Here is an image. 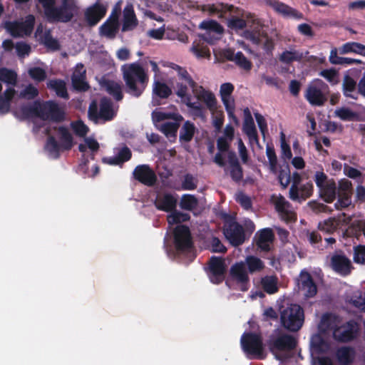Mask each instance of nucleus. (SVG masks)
Here are the masks:
<instances>
[{"label": "nucleus", "mask_w": 365, "mask_h": 365, "mask_svg": "<svg viewBox=\"0 0 365 365\" xmlns=\"http://www.w3.org/2000/svg\"><path fill=\"white\" fill-rule=\"evenodd\" d=\"M330 267L334 272L343 276L349 274L353 269L351 260L341 251L332 255Z\"/></svg>", "instance_id": "f3484780"}, {"label": "nucleus", "mask_w": 365, "mask_h": 365, "mask_svg": "<svg viewBox=\"0 0 365 365\" xmlns=\"http://www.w3.org/2000/svg\"><path fill=\"white\" fill-rule=\"evenodd\" d=\"M42 43L48 48L51 51H58L60 49V44L57 39L54 38L51 31H46L41 37Z\"/></svg>", "instance_id": "8fccbe9b"}, {"label": "nucleus", "mask_w": 365, "mask_h": 365, "mask_svg": "<svg viewBox=\"0 0 365 365\" xmlns=\"http://www.w3.org/2000/svg\"><path fill=\"white\" fill-rule=\"evenodd\" d=\"M346 302L360 311L365 312V293L357 291Z\"/></svg>", "instance_id": "37998d69"}, {"label": "nucleus", "mask_w": 365, "mask_h": 365, "mask_svg": "<svg viewBox=\"0 0 365 365\" xmlns=\"http://www.w3.org/2000/svg\"><path fill=\"white\" fill-rule=\"evenodd\" d=\"M47 87L53 90L58 97L68 99L69 96L67 91L66 83L63 80H51L47 83Z\"/></svg>", "instance_id": "4c0bfd02"}, {"label": "nucleus", "mask_w": 365, "mask_h": 365, "mask_svg": "<svg viewBox=\"0 0 365 365\" xmlns=\"http://www.w3.org/2000/svg\"><path fill=\"white\" fill-rule=\"evenodd\" d=\"M319 74L332 85H336L339 83V73L334 68L322 70Z\"/></svg>", "instance_id": "680f3d73"}, {"label": "nucleus", "mask_w": 365, "mask_h": 365, "mask_svg": "<svg viewBox=\"0 0 365 365\" xmlns=\"http://www.w3.org/2000/svg\"><path fill=\"white\" fill-rule=\"evenodd\" d=\"M230 277L239 286L242 292H247L250 288V278L244 263L234 264L230 270Z\"/></svg>", "instance_id": "dca6fc26"}, {"label": "nucleus", "mask_w": 365, "mask_h": 365, "mask_svg": "<svg viewBox=\"0 0 365 365\" xmlns=\"http://www.w3.org/2000/svg\"><path fill=\"white\" fill-rule=\"evenodd\" d=\"M152 117L153 121L155 122H161L167 119L183 120V117L178 113H165L155 110L152 113Z\"/></svg>", "instance_id": "09e8293b"}, {"label": "nucleus", "mask_w": 365, "mask_h": 365, "mask_svg": "<svg viewBox=\"0 0 365 365\" xmlns=\"http://www.w3.org/2000/svg\"><path fill=\"white\" fill-rule=\"evenodd\" d=\"M234 62L237 66L245 71H250L252 69V62L247 59L242 51L236 53Z\"/></svg>", "instance_id": "5fc2aeb1"}, {"label": "nucleus", "mask_w": 365, "mask_h": 365, "mask_svg": "<svg viewBox=\"0 0 365 365\" xmlns=\"http://www.w3.org/2000/svg\"><path fill=\"white\" fill-rule=\"evenodd\" d=\"M106 91L116 101L123 100L124 96L120 83L113 80H105L102 83Z\"/></svg>", "instance_id": "c85d7f7f"}, {"label": "nucleus", "mask_w": 365, "mask_h": 365, "mask_svg": "<svg viewBox=\"0 0 365 365\" xmlns=\"http://www.w3.org/2000/svg\"><path fill=\"white\" fill-rule=\"evenodd\" d=\"M245 120L243 123V132L248 137L251 143H259L257 131L255 125L254 120L248 108L244 110Z\"/></svg>", "instance_id": "393cba45"}, {"label": "nucleus", "mask_w": 365, "mask_h": 365, "mask_svg": "<svg viewBox=\"0 0 365 365\" xmlns=\"http://www.w3.org/2000/svg\"><path fill=\"white\" fill-rule=\"evenodd\" d=\"M359 332V324L351 319L341 326H336L333 329V338L339 342L346 343L354 340Z\"/></svg>", "instance_id": "9d476101"}, {"label": "nucleus", "mask_w": 365, "mask_h": 365, "mask_svg": "<svg viewBox=\"0 0 365 365\" xmlns=\"http://www.w3.org/2000/svg\"><path fill=\"white\" fill-rule=\"evenodd\" d=\"M195 130L196 128L193 123L190 120L185 121L180 130V141L183 143L190 142L194 137Z\"/></svg>", "instance_id": "c9c22d12"}, {"label": "nucleus", "mask_w": 365, "mask_h": 365, "mask_svg": "<svg viewBox=\"0 0 365 365\" xmlns=\"http://www.w3.org/2000/svg\"><path fill=\"white\" fill-rule=\"evenodd\" d=\"M223 234L234 247L242 245L245 240L244 228L236 221L225 223L223 227Z\"/></svg>", "instance_id": "ddd939ff"}, {"label": "nucleus", "mask_w": 365, "mask_h": 365, "mask_svg": "<svg viewBox=\"0 0 365 365\" xmlns=\"http://www.w3.org/2000/svg\"><path fill=\"white\" fill-rule=\"evenodd\" d=\"M123 26L122 31H133L138 25V20L136 17L134 8L132 4L128 3L123 11Z\"/></svg>", "instance_id": "4be33fe9"}, {"label": "nucleus", "mask_w": 365, "mask_h": 365, "mask_svg": "<svg viewBox=\"0 0 365 365\" xmlns=\"http://www.w3.org/2000/svg\"><path fill=\"white\" fill-rule=\"evenodd\" d=\"M343 93L347 98L353 99L357 98V92L356 91V83L353 78L349 75H346L343 80Z\"/></svg>", "instance_id": "e433bc0d"}, {"label": "nucleus", "mask_w": 365, "mask_h": 365, "mask_svg": "<svg viewBox=\"0 0 365 365\" xmlns=\"http://www.w3.org/2000/svg\"><path fill=\"white\" fill-rule=\"evenodd\" d=\"M119 26V21L107 19L99 28L100 34L109 39H113L118 32Z\"/></svg>", "instance_id": "2f4dec72"}, {"label": "nucleus", "mask_w": 365, "mask_h": 365, "mask_svg": "<svg viewBox=\"0 0 365 365\" xmlns=\"http://www.w3.org/2000/svg\"><path fill=\"white\" fill-rule=\"evenodd\" d=\"M197 187V180L192 174L187 173L184 175L182 181V189L183 190H194Z\"/></svg>", "instance_id": "13d9d810"}, {"label": "nucleus", "mask_w": 365, "mask_h": 365, "mask_svg": "<svg viewBox=\"0 0 365 365\" xmlns=\"http://www.w3.org/2000/svg\"><path fill=\"white\" fill-rule=\"evenodd\" d=\"M245 263L250 273L260 272L264 268V264L259 257L249 255L245 259Z\"/></svg>", "instance_id": "a19ab883"}, {"label": "nucleus", "mask_w": 365, "mask_h": 365, "mask_svg": "<svg viewBox=\"0 0 365 365\" xmlns=\"http://www.w3.org/2000/svg\"><path fill=\"white\" fill-rule=\"evenodd\" d=\"M353 252L354 262L356 264H365V245L354 246Z\"/></svg>", "instance_id": "4d7b16f0"}, {"label": "nucleus", "mask_w": 365, "mask_h": 365, "mask_svg": "<svg viewBox=\"0 0 365 365\" xmlns=\"http://www.w3.org/2000/svg\"><path fill=\"white\" fill-rule=\"evenodd\" d=\"M299 289L304 292L306 298L314 297L317 293V287L312 275L307 271H302L299 274Z\"/></svg>", "instance_id": "412c9836"}, {"label": "nucleus", "mask_w": 365, "mask_h": 365, "mask_svg": "<svg viewBox=\"0 0 365 365\" xmlns=\"http://www.w3.org/2000/svg\"><path fill=\"white\" fill-rule=\"evenodd\" d=\"M200 28L208 31H212L219 34L223 32L222 26L215 20L203 21L200 24Z\"/></svg>", "instance_id": "052dcab7"}, {"label": "nucleus", "mask_w": 365, "mask_h": 365, "mask_svg": "<svg viewBox=\"0 0 365 365\" xmlns=\"http://www.w3.org/2000/svg\"><path fill=\"white\" fill-rule=\"evenodd\" d=\"M276 211L281 219L287 222H294L297 214L292 210V205L282 195L277 197L273 202Z\"/></svg>", "instance_id": "6ab92c4d"}, {"label": "nucleus", "mask_w": 365, "mask_h": 365, "mask_svg": "<svg viewBox=\"0 0 365 365\" xmlns=\"http://www.w3.org/2000/svg\"><path fill=\"white\" fill-rule=\"evenodd\" d=\"M235 200L246 210H249L252 207V202L250 197L243 192H239L236 194Z\"/></svg>", "instance_id": "69168bd1"}, {"label": "nucleus", "mask_w": 365, "mask_h": 365, "mask_svg": "<svg viewBox=\"0 0 365 365\" xmlns=\"http://www.w3.org/2000/svg\"><path fill=\"white\" fill-rule=\"evenodd\" d=\"M198 200L197 197L190 194H185L182 196L180 206L182 210L192 211L197 207Z\"/></svg>", "instance_id": "c03bdc74"}, {"label": "nucleus", "mask_w": 365, "mask_h": 365, "mask_svg": "<svg viewBox=\"0 0 365 365\" xmlns=\"http://www.w3.org/2000/svg\"><path fill=\"white\" fill-rule=\"evenodd\" d=\"M335 115L344 121L352 120L357 116L356 113L348 108H340L335 110Z\"/></svg>", "instance_id": "bf43d9fd"}, {"label": "nucleus", "mask_w": 365, "mask_h": 365, "mask_svg": "<svg viewBox=\"0 0 365 365\" xmlns=\"http://www.w3.org/2000/svg\"><path fill=\"white\" fill-rule=\"evenodd\" d=\"M305 56L299 51H285L279 56V61L284 63L289 64L293 61H300Z\"/></svg>", "instance_id": "79ce46f5"}, {"label": "nucleus", "mask_w": 365, "mask_h": 365, "mask_svg": "<svg viewBox=\"0 0 365 365\" xmlns=\"http://www.w3.org/2000/svg\"><path fill=\"white\" fill-rule=\"evenodd\" d=\"M71 125L75 134L79 137H85L89 130L88 126L81 120L72 122Z\"/></svg>", "instance_id": "e2e57ef3"}, {"label": "nucleus", "mask_w": 365, "mask_h": 365, "mask_svg": "<svg viewBox=\"0 0 365 365\" xmlns=\"http://www.w3.org/2000/svg\"><path fill=\"white\" fill-rule=\"evenodd\" d=\"M226 264L221 257L212 256L208 262V276L212 283L219 284L225 277Z\"/></svg>", "instance_id": "f8f14e48"}, {"label": "nucleus", "mask_w": 365, "mask_h": 365, "mask_svg": "<svg viewBox=\"0 0 365 365\" xmlns=\"http://www.w3.org/2000/svg\"><path fill=\"white\" fill-rule=\"evenodd\" d=\"M307 240L314 247L323 250L322 237L317 231L308 232Z\"/></svg>", "instance_id": "338daca9"}, {"label": "nucleus", "mask_w": 365, "mask_h": 365, "mask_svg": "<svg viewBox=\"0 0 365 365\" xmlns=\"http://www.w3.org/2000/svg\"><path fill=\"white\" fill-rule=\"evenodd\" d=\"M352 194L353 187L351 182L347 179L339 180L336 191L337 201L334 203V207L339 210L349 207L352 203Z\"/></svg>", "instance_id": "9b49d317"}, {"label": "nucleus", "mask_w": 365, "mask_h": 365, "mask_svg": "<svg viewBox=\"0 0 365 365\" xmlns=\"http://www.w3.org/2000/svg\"><path fill=\"white\" fill-rule=\"evenodd\" d=\"M84 75L83 74H77L76 72H74L72 76V84L73 88L76 90L80 91H86L88 88V85L83 80Z\"/></svg>", "instance_id": "6e6d98bb"}, {"label": "nucleus", "mask_w": 365, "mask_h": 365, "mask_svg": "<svg viewBox=\"0 0 365 365\" xmlns=\"http://www.w3.org/2000/svg\"><path fill=\"white\" fill-rule=\"evenodd\" d=\"M0 81L8 85L16 86L17 83L16 73L7 68H0Z\"/></svg>", "instance_id": "a18cd8bd"}, {"label": "nucleus", "mask_w": 365, "mask_h": 365, "mask_svg": "<svg viewBox=\"0 0 365 365\" xmlns=\"http://www.w3.org/2000/svg\"><path fill=\"white\" fill-rule=\"evenodd\" d=\"M133 175L135 180L149 187L153 186L158 180L155 173L147 164L137 165L133 172Z\"/></svg>", "instance_id": "a211bd4d"}, {"label": "nucleus", "mask_w": 365, "mask_h": 365, "mask_svg": "<svg viewBox=\"0 0 365 365\" xmlns=\"http://www.w3.org/2000/svg\"><path fill=\"white\" fill-rule=\"evenodd\" d=\"M78 11L76 0H61V4L58 6L54 5L46 16V19L50 23H68Z\"/></svg>", "instance_id": "39448f33"}, {"label": "nucleus", "mask_w": 365, "mask_h": 365, "mask_svg": "<svg viewBox=\"0 0 365 365\" xmlns=\"http://www.w3.org/2000/svg\"><path fill=\"white\" fill-rule=\"evenodd\" d=\"M21 113L25 118L38 117L43 120H51L60 123L65 119V111L53 101L40 102L35 101L33 104L21 107Z\"/></svg>", "instance_id": "f03ea898"}, {"label": "nucleus", "mask_w": 365, "mask_h": 365, "mask_svg": "<svg viewBox=\"0 0 365 365\" xmlns=\"http://www.w3.org/2000/svg\"><path fill=\"white\" fill-rule=\"evenodd\" d=\"M339 53L340 55L353 53L365 56V45L355 41H349L339 47Z\"/></svg>", "instance_id": "473e14b6"}, {"label": "nucleus", "mask_w": 365, "mask_h": 365, "mask_svg": "<svg viewBox=\"0 0 365 365\" xmlns=\"http://www.w3.org/2000/svg\"><path fill=\"white\" fill-rule=\"evenodd\" d=\"M313 192L314 185L311 181L299 185V198L293 200L299 202L304 201L312 195Z\"/></svg>", "instance_id": "de8ad7c7"}, {"label": "nucleus", "mask_w": 365, "mask_h": 365, "mask_svg": "<svg viewBox=\"0 0 365 365\" xmlns=\"http://www.w3.org/2000/svg\"><path fill=\"white\" fill-rule=\"evenodd\" d=\"M16 54L20 58H24L25 56H29L31 51V48L29 44L24 41H19L15 45Z\"/></svg>", "instance_id": "774afa93"}, {"label": "nucleus", "mask_w": 365, "mask_h": 365, "mask_svg": "<svg viewBox=\"0 0 365 365\" xmlns=\"http://www.w3.org/2000/svg\"><path fill=\"white\" fill-rule=\"evenodd\" d=\"M355 351L351 346H341L336 351V358L340 365H350L355 359Z\"/></svg>", "instance_id": "c756f323"}, {"label": "nucleus", "mask_w": 365, "mask_h": 365, "mask_svg": "<svg viewBox=\"0 0 365 365\" xmlns=\"http://www.w3.org/2000/svg\"><path fill=\"white\" fill-rule=\"evenodd\" d=\"M172 94V89L165 83L162 82L159 80H154L153 83V102L154 105H159L158 100L167 99Z\"/></svg>", "instance_id": "a878e982"}, {"label": "nucleus", "mask_w": 365, "mask_h": 365, "mask_svg": "<svg viewBox=\"0 0 365 365\" xmlns=\"http://www.w3.org/2000/svg\"><path fill=\"white\" fill-rule=\"evenodd\" d=\"M291 179L292 184L289 189V198L296 200L299 198V185L302 181V177L299 173L294 172L292 173Z\"/></svg>", "instance_id": "603ef678"}, {"label": "nucleus", "mask_w": 365, "mask_h": 365, "mask_svg": "<svg viewBox=\"0 0 365 365\" xmlns=\"http://www.w3.org/2000/svg\"><path fill=\"white\" fill-rule=\"evenodd\" d=\"M38 93V90L32 84H29L20 92L19 98L32 100L37 97Z\"/></svg>", "instance_id": "0e129e2a"}, {"label": "nucleus", "mask_w": 365, "mask_h": 365, "mask_svg": "<svg viewBox=\"0 0 365 365\" xmlns=\"http://www.w3.org/2000/svg\"><path fill=\"white\" fill-rule=\"evenodd\" d=\"M243 351L249 359H264V345L260 334L255 332H245L240 339Z\"/></svg>", "instance_id": "20e7f679"}, {"label": "nucleus", "mask_w": 365, "mask_h": 365, "mask_svg": "<svg viewBox=\"0 0 365 365\" xmlns=\"http://www.w3.org/2000/svg\"><path fill=\"white\" fill-rule=\"evenodd\" d=\"M120 71L125 93L135 98L140 97L149 83L147 71L138 62L125 63Z\"/></svg>", "instance_id": "f257e3e1"}, {"label": "nucleus", "mask_w": 365, "mask_h": 365, "mask_svg": "<svg viewBox=\"0 0 365 365\" xmlns=\"http://www.w3.org/2000/svg\"><path fill=\"white\" fill-rule=\"evenodd\" d=\"M193 93L199 101H203L207 108L213 112L217 108V99L215 95L210 91L205 90L202 86H196L192 89Z\"/></svg>", "instance_id": "b1692460"}, {"label": "nucleus", "mask_w": 365, "mask_h": 365, "mask_svg": "<svg viewBox=\"0 0 365 365\" xmlns=\"http://www.w3.org/2000/svg\"><path fill=\"white\" fill-rule=\"evenodd\" d=\"M174 246L178 253L189 252L193 248V242L189 227L178 225L173 231Z\"/></svg>", "instance_id": "1a4fd4ad"}, {"label": "nucleus", "mask_w": 365, "mask_h": 365, "mask_svg": "<svg viewBox=\"0 0 365 365\" xmlns=\"http://www.w3.org/2000/svg\"><path fill=\"white\" fill-rule=\"evenodd\" d=\"M100 119L104 121L111 120L115 115L113 109V103L111 100L107 97H103L100 100Z\"/></svg>", "instance_id": "72a5a7b5"}, {"label": "nucleus", "mask_w": 365, "mask_h": 365, "mask_svg": "<svg viewBox=\"0 0 365 365\" xmlns=\"http://www.w3.org/2000/svg\"><path fill=\"white\" fill-rule=\"evenodd\" d=\"M227 26L232 30L238 31L242 30L247 26V22L245 19L231 16L227 19Z\"/></svg>", "instance_id": "864d4df0"}, {"label": "nucleus", "mask_w": 365, "mask_h": 365, "mask_svg": "<svg viewBox=\"0 0 365 365\" xmlns=\"http://www.w3.org/2000/svg\"><path fill=\"white\" fill-rule=\"evenodd\" d=\"M174 122H165L160 125L158 129L166 137H176L178 130L182 120H173Z\"/></svg>", "instance_id": "ea45409f"}, {"label": "nucleus", "mask_w": 365, "mask_h": 365, "mask_svg": "<svg viewBox=\"0 0 365 365\" xmlns=\"http://www.w3.org/2000/svg\"><path fill=\"white\" fill-rule=\"evenodd\" d=\"M191 51L198 58L210 57V49L206 45H204V43H200V42L195 41L192 43Z\"/></svg>", "instance_id": "3c124183"}, {"label": "nucleus", "mask_w": 365, "mask_h": 365, "mask_svg": "<svg viewBox=\"0 0 365 365\" xmlns=\"http://www.w3.org/2000/svg\"><path fill=\"white\" fill-rule=\"evenodd\" d=\"M328 85L321 79H315L307 88L305 98L312 106H322L327 101Z\"/></svg>", "instance_id": "6e6552de"}, {"label": "nucleus", "mask_w": 365, "mask_h": 365, "mask_svg": "<svg viewBox=\"0 0 365 365\" xmlns=\"http://www.w3.org/2000/svg\"><path fill=\"white\" fill-rule=\"evenodd\" d=\"M35 17L29 14L23 21H14L9 24L8 30L13 37H20L23 35H30L34 28Z\"/></svg>", "instance_id": "2eb2a0df"}, {"label": "nucleus", "mask_w": 365, "mask_h": 365, "mask_svg": "<svg viewBox=\"0 0 365 365\" xmlns=\"http://www.w3.org/2000/svg\"><path fill=\"white\" fill-rule=\"evenodd\" d=\"M272 6L277 12L284 16H293L297 18H301L302 16V14L296 9L279 1H274L272 4Z\"/></svg>", "instance_id": "58836bf2"}, {"label": "nucleus", "mask_w": 365, "mask_h": 365, "mask_svg": "<svg viewBox=\"0 0 365 365\" xmlns=\"http://www.w3.org/2000/svg\"><path fill=\"white\" fill-rule=\"evenodd\" d=\"M267 344L269 351L272 353L276 351H289L296 348L297 341L294 336L279 329H275L269 336Z\"/></svg>", "instance_id": "0eeeda50"}, {"label": "nucleus", "mask_w": 365, "mask_h": 365, "mask_svg": "<svg viewBox=\"0 0 365 365\" xmlns=\"http://www.w3.org/2000/svg\"><path fill=\"white\" fill-rule=\"evenodd\" d=\"M278 278L274 275H267L262 277L260 284L263 290L269 294H273L278 292Z\"/></svg>", "instance_id": "f704fd0d"}, {"label": "nucleus", "mask_w": 365, "mask_h": 365, "mask_svg": "<svg viewBox=\"0 0 365 365\" xmlns=\"http://www.w3.org/2000/svg\"><path fill=\"white\" fill-rule=\"evenodd\" d=\"M57 130L60 143H58L56 138L53 135L48 137L46 149L49 155L54 159L60 157V152L63 150H70L73 145V138L68 128L65 126L54 127Z\"/></svg>", "instance_id": "7ed1b4c3"}, {"label": "nucleus", "mask_w": 365, "mask_h": 365, "mask_svg": "<svg viewBox=\"0 0 365 365\" xmlns=\"http://www.w3.org/2000/svg\"><path fill=\"white\" fill-rule=\"evenodd\" d=\"M240 9L233 5L220 3L217 4L208 5V11L211 14H216L219 18L225 17L227 13L240 14Z\"/></svg>", "instance_id": "7c9ffc66"}, {"label": "nucleus", "mask_w": 365, "mask_h": 365, "mask_svg": "<svg viewBox=\"0 0 365 365\" xmlns=\"http://www.w3.org/2000/svg\"><path fill=\"white\" fill-rule=\"evenodd\" d=\"M336 182L334 179H330L326 185L319 188L320 197L327 203H331L336 197Z\"/></svg>", "instance_id": "cd10ccee"}, {"label": "nucleus", "mask_w": 365, "mask_h": 365, "mask_svg": "<svg viewBox=\"0 0 365 365\" xmlns=\"http://www.w3.org/2000/svg\"><path fill=\"white\" fill-rule=\"evenodd\" d=\"M106 13V8L103 5L96 3L86 10L85 19L90 26H93L104 17Z\"/></svg>", "instance_id": "5701e85b"}, {"label": "nucleus", "mask_w": 365, "mask_h": 365, "mask_svg": "<svg viewBox=\"0 0 365 365\" xmlns=\"http://www.w3.org/2000/svg\"><path fill=\"white\" fill-rule=\"evenodd\" d=\"M274 235L272 229L264 228L261 230L256 240V245L264 252L270 250V244L274 241Z\"/></svg>", "instance_id": "bb28decb"}, {"label": "nucleus", "mask_w": 365, "mask_h": 365, "mask_svg": "<svg viewBox=\"0 0 365 365\" xmlns=\"http://www.w3.org/2000/svg\"><path fill=\"white\" fill-rule=\"evenodd\" d=\"M304 314L303 309L298 304H291L284 309L280 314L282 327L291 331H299L303 325Z\"/></svg>", "instance_id": "423d86ee"}, {"label": "nucleus", "mask_w": 365, "mask_h": 365, "mask_svg": "<svg viewBox=\"0 0 365 365\" xmlns=\"http://www.w3.org/2000/svg\"><path fill=\"white\" fill-rule=\"evenodd\" d=\"M170 212L167 220L168 224L171 225L185 222L189 221L190 219L189 214L178 211L176 208Z\"/></svg>", "instance_id": "49530a36"}, {"label": "nucleus", "mask_w": 365, "mask_h": 365, "mask_svg": "<svg viewBox=\"0 0 365 365\" xmlns=\"http://www.w3.org/2000/svg\"><path fill=\"white\" fill-rule=\"evenodd\" d=\"M177 197L170 192L158 193L154 200V205L157 210L170 212L173 211L177 206Z\"/></svg>", "instance_id": "aec40b11"}, {"label": "nucleus", "mask_w": 365, "mask_h": 365, "mask_svg": "<svg viewBox=\"0 0 365 365\" xmlns=\"http://www.w3.org/2000/svg\"><path fill=\"white\" fill-rule=\"evenodd\" d=\"M351 221V217L345 212H341L336 217H329L318 224V229L327 234H332L337 230L346 226Z\"/></svg>", "instance_id": "4468645a"}]
</instances>
